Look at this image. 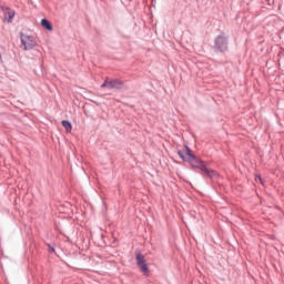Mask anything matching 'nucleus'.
<instances>
[{
  "label": "nucleus",
  "instance_id": "f257e3e1",
  "mask_svg": "<svg viewBox=\"0 0 284 284\" xmlns=\"http://www.w3.org/2000/svg\"><path fill=\"white\" fill-rule=\"evenodd\" d=\"M184 152L185 153L179 150L178 155L184 163H189L191 165V170H193V172H197V174H201L203 179H211V181H216V179L221 176L219 171L207 166V162H205L200 156H196V154L192 152V149L187 144L184 145Z\"/></svg>",
  "mask_w": 284,
  "mask_h": 284
},
{
  "label": "nucleus",
  "instance_id": "f03ea898",
  "mask_svg": "<svg viewBox=\"0 0 284 284\" xmlns=\"http://www.w3.org/2000/svg\"><path fill=\"white\" fill-rule=\"evenodd\" d=\"M184 152L185 153L179 150L178 155L184 163H189L191 165V170H193V172H197V174H201L203 179H211V181H216V179L221 176L219 171L207 166V162H205L200 156H196V154L192 152V149L187 144L184 145Z\"/></svg>",
  "mask_w": 284,
  "mask_h": 284
},
{
  "label": "nucleus",
  "instance_id": "7ed1b4c3",
  "mask_svg": "<svg viewBox=\"0 0 284 284\" xmlns=\"http://www.w3.org/2000/svg\"><path fill=\"white\" fill-rule=\"evenodd\" d=\"M211 49L215 54H227L230 52V37L225 32H221L214 38Z\"/></svg>",
  "mask_w": 284,
  "mask_h": 284
},
{
  "label": "nucleus",
  "instance_id": "20e7f679",
  "mask_svg": "<svg viewBox=\"0 0 284 284\" xmlns=\"http://www.w3.org/2000/svg\"><path fill=\"white\" fill-rule=\"evenodd\" d=\"M135 260H136V265H138L140 272L144 276H148V274H150V266H148V261H145V255H143L141 253V251H136Z\"/></svg>",
  "mask_w": 284,
  "mask_h": 284
},
{
  "label": "nucleus",
  "instance_id": "39448f33",
  "mask_svg": "<svg viewBox=\"0 0 284 284\" xmlns=\"http://www.w3.org/2000/svg\"><path fill=\"white\" fill-rule=\"evenodd\" d=\"M20 41L21 45H23V50H34L37 48V41L34 40V37L28 36L23 32H20Z\"/></svg>",
  "mask_w": 284,
  "mask_h": 284
},
{
  "label": "nucleus",
  "instance_id": "423d86ee",
  "mask_svg": "<svg viewBox=\"0 0 284 284\" xmlns=\"http://www.w3.org/2000/svg\"><path fill=\"white\" fill-rule=\"evenodd\" d=\"M125 83L119 79L109 80V90H123Z\"/></svg>",
  "mask_w": 284,
  "mask_h": 284
},
{
  "label": "nucleus",
  "instance_id": "0eeeda50",
  "mask_svg": "<svg viewBox=\"0 0 284 284\" xmlns=\"http://www.w3.org/2000/svg\"><path fill=\"white\" fill-rule=\"evenodd\" d=\"M14 14H16L14 10L10 8L3 9V17L7 23H12V21L14 20Z\"/></svg>",
  "mask_w": 284,
  "mask_h": 284
},
{
  "label": "nucleus",
  "instance_id": "6e6552de",
  "mask_svg": "<svg viewBox=\"0 0 284 284\" xmlns=\"http://www.w3.org/2000/svg\"><path fill=\"white\" fill-rule=\"evenodd\" d=\"M41 26L42 28H44V30H48V32H52L53 30L52 22H50V20L45 18L41 20Z\"/></svg>",
  "mask_w": 284,
  "mask_h": 284
},
{
  "label": "nucleus",
  "instance_id": "1a4fd4ad",
  "mask_svg": "<svg viewBox=\"0 0 284 284\" xmlns=\"http://www.w3.org/2000/svg\"><path fill=\"white\" fill-rule=\"evenodd\" d=\"M48 247L49 254H54L57 252V243L51 242V243H45Z\"/></svg>",
  "mask_w": 284,
  "mask_h": 284
},
{
  "label": "nucleus",
  "instance_id": "9d476101",
  "mask_svg": "<svg viewBox=\"0 0 284 284\" xmlns=\"http://www.w3.org/2000/svg\"><path fill=\"white\" fill-rule=\"evenodd\" d=\"M62 128H64L67 132H72V122H70V120H63Z\"/></svg>",
  "mask_w": 284,
  "mask_h": 284
},
{
  "label": "nucleus",
  "instance_id": "9b49d317",
  "mask_svg": "<svg viewBox=\"0 0 284 284\" xmlns=\"http://www.w3.org/2000/svg\"><path fill=\"white\" fill-rule=\"evenodd\" d=\"M101 88L102 89L108 88V90H110V78H106L104 80V82L101 84Z\"/></svg>",
  "mask_w": 284,
  "mask_h": 284
},
{
  "label": "nucleus",
  "instance_id": "f8f14e48",
  "mask_svg": "<svg viewBox=\"0 0 284 284\" xmlns=\"http://www.w3.org/2000/svg\"><path fill=\"white\" fill-rule=\"evenodd\" d=\"M255 181H260V183L263 185V178H261V175H255Z\"/></svg>",
  "mask_w": 284,
  "mask_h": 284
},
{
  "label": "nucleus",
  "instance_id": "ddd939ff",
  "mask_svg": "<svg viewBox=\"0 0 284 284\" xmlns=\"http://www.w3.org/2000/svg\"><path fill=\"white\" fill-rule=\"evenodd\" d=\"M89 101H90L91 103H94L95 105H99V103H98L97 101L92 100V99H89Z\"/></svg>",
  "mask_w": 284,
  "mask_h": 284
},
{
  "label": "nucleus",
  "instance_id": "4468645a",
  "mask_svg": "<svg viewBox=\"0 0 284 284\" xmlns=\"http://www.w3.org/2000/svg\"><path fill=\"white\" fill-rule=\"evenodd\" d=\"M40 68H41V70H43V63H40Z\"/></svg>",
  "mask_w": 284,
  "mask_h": 284
}]
</instances>
